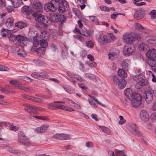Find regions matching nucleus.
I'll use <instances>...</instances> for the list:
<instances>
[{"label":"nucleus","mask_w":156,"mask_h":156,"mask_svg":"<svg viewBox=\"0 0 156 156\" xmlns=\"http://www.w3.org/2000/svg\"><path fill=\"white\" fill-rule=\"evenodd\" d=\"M18 140L21 144L24 145H28L30 143L29 139L21 131H20L18 133Z\"/></svg>","instance_id":"obj_1"},{"label":"nucleus","mask_w":156,"mask_h":156,"mask_svg":"<svg viewBox=\"0 0 156 156\" xmlns=\"http://www.w3.org/2000/svg\"><path fill=\"white\" fill-rule=\"evenodd\" d=\"M133 100H130L132 101V106L135 108H137L140 105L141 103V97L139 94H136Z\"/></svg>","instance_id":"obj_2"},{"label":"nucleus","mask_w":156,"mask_h":156,"mask_svg":"<svg viewBox=\"0 0 156 156\" xmlns=\"http://www.w3.org/2000/svg\"><path fill=\"white\" fill-rule=\"evenodd\" d=\"M33 16H36L37 14L41 13L42 11V7L41 3L39 2H35L34 3L33 6Z\"/></svg>","instance_id":"obj_3"},{"label":"nucleus","mask_w":156,"mask_h":156,"mask_svg":"<svg viewBox=\"0 0 156 156\" xmlns=\"http://www.w3.org/2000/svg\"><path fill=\"white\" fill-rule=\"evenodd\" d=\"M27 38L26 37L20 35H18L16 36V40L18 41L16 43V44L17 45L23 48L25 45V43L27 41Z\"/></svg>","instance_id":"obj_4"},{"label":"nucleus","mask_w":156,"mask_h":156,"mask_svg":"<svg viewBox=\"0 0 156 156\" xmlns=\"http://www.w3.org/2000/svg\"><path fill=\"white\" fill-rule=\"evenodd\" d=\"M133 33H126L123 35V37L125 43L130 44L135 41L133 37Z\"/></svg>","instance_id":"obj_5"},{"label":"nucleus","mask_w":156,"mask_h":156,"mask_svg":"<svg viewBox=\"0 0 156 156\" xmlns=\"http://www.w3.org/2000/svg\"><path fill=\"white\" fill-rule=\"evenodd\" d=\"M41 13L37 14L36 16H34L36 17V21L41 24H46L48 23V20L47 17L41 14Z\"/></svg>","instance_id":"obj_6"},{"label":"nucleus","mask_w":156,"mask_h":156,"mask_svg":"<svg viewBox=\"0 0 156 156\" xmlns=\"http://www.w3.org/2000/svg\"><path fill=\"white\" fill-rule=\"evenodd\" d=\"M135 48L133 45H127L123 48V52L125 55H129L135 51Z\"/></svg>","instance_id":"obj_7"},{"label":"nucleus","mask_w":156,"mask_h":156,"mask_svg":"<svg viewBox=\"0 0 156 156\" xmlns=\"http://www.w3.org/2000/svg\"><path fill=\"white\" fill-rule=\"evenodd\" d=\"M143 96L144 97L145 101L148 104L150 103L153 100V94L151 90L144 91L143 93Z\"/></svg>","instance_id":"obj_8"},{"label":"nucleus","mask_w":156,"mask_h":156,"mask_svg":"<svg viewBox=\"0 0 156 156\" xmlns=\"http://www.w3.org/2000/svg\"><path fill=\"white\" fill-rule=\"evenodd\" d=\"M23 105L25 107L24 109L29 112L30 115H32L36 113V107L26 103L24 104Z\"/></svg>","instance_id":"obj_9"},{"label":"nucleus","mask_w":156,"mask_h":156,"mask_svg":"<svg viewBox=\"0 0 156 156\" xmlns=\"http://www.w3.org/2000/svg\"><path fill=\"white\" fill-rule=\"evenodd\" d=\"M145 13V11L144 9L142 8L139 9L135 12L134 17L137 20H140L144 17Z\"/></svg>","instance_id":"obj_10"},{"label":"nucleus","mask_w":156,"mask_h":156,"mask_svg":"<svg viewBox=\"0 0 156 156\" xmlns=\"http://www.w3.org/2000/svg\"><path fill=\"white\" fill-rule=\"evenodd\" d=\"M44 9L47 11L55 12L57 9V7L52 2H48L44 5Z\"/></svg>","instance_id":"obj_11"},{"label":"nucleus","mask_w":156,"mask_h":156,"mask_svg":"<svg viewBox=\"0 0 156 156\" xmlns=\"http://www.w3.org/2000/svg\"><path fill=\"white\" fill-rule=\"evenodd\" d=\"M129 129L137 136H141L142 133L139 130L137 126L135 124L131 123L129 124Z\"/></svg>","instance_id":"obj_12"},{"label":"nucleus","mask_w":156,"mask_h":156,"mask_svg":"<svg viewBox=\"0 0 156 156\" xmlns=\"http://www.w3.org/2000/svg\"><path fill=\"white\" fill-rule=\"evenodd\" d=\"M146 55L148 58L154 59L156 58V50L154 48L149 49L146 53Z\"/></svg>","instance_id":"obj_13"},{"label":"nucleus","mask_w":156,"mask_h":156,"mask_svg":"<svg viewBox=\"0 0 156 156\" xmlns=\"http://www.w3.org/2000/svg\"><path fill=\"white\" fill-rule=\"evenodd\" d=\"M124 93L126 96L130 100H133L136 94L133 92L132 90L130 88L126 89L124 91Z\"/></svg>","instance_id":"obj_14"},{"label":"nucleus","mask_w":156,"mask_h":156,"mask_svg":"<svg viewBox=\"0 0 156 156\" xmlns=\"http://www.w3.org/2000/svg\"><path fill=\"white\" fill-rule=\"evenodd\" d=\"M140 117L141 120L144 122H147L149 119L148 114L145 110H143L140 113Z\"/></svg>","instance_id":"obj_15"},{"label":"nucleus","mask_w":156,"mask_h":156,"mask_svg":"<svg viewBox=\"0 0 156 156\" xmlns=\"http://www.w3.org/2000/svg\"><path fill=\"white\" fill-rule=\"evenodd\" d=\"M48 127V125L46 124H44L40 127H37L35 129V132L38 133H44L47 129Z\"/></svg>","instance_id":"obj_16"},{"label":"nucleus","mask_w":156,"mask_h":156,"mask_svg":"<svg viewBox=\"0 0 156 156\" xmlns=\"http://www.w3.org/2000/svg\"><path fill=\"white\" fill-rule=\"evenodd\" d=\"M98 41L101 44L105 45L108 42L107 37L103 34H101L98 38Z\"/></svg>","instance_id":"obj_17"},{"label":"nucleus","mask_w":156,"mask_h":156,"mask_svg":"<svg viewBox=\"0 0 156 156\" xmlns=\"http://www.w3.org/2000/svg\"><path fill=\"white\" fill-rule=\"evenodd\" d=\"M130 64V62L129 59H125L122 63V67L123 69L128 70Z\"/></svg>","instance_id":"obj_18"},{"label":"nucleus","mask_w":156,"mask_h":156,"mask_svg":"<svg viewBox=\"0 0 156 156\" xmlns=\"http://www.w3.org/2000/svg\"><path fill=\"white\" fill-rule=\"evenodd\" d=\"M126 83L127 81L125 79H120L119 80V82L117 85L119 89H123L125 87Z\"/></svg>","instance_id":"obj_19"},{"label":"nucleus","mask_w":156,"mask_h":156,"mask_svg":"<svg viewBox=\"0 0 156 156\" xmlns=\"http://www.w3.org/2000/svg\"><path fill=\"white\" fill-rule=\"evenodd\" d=\"M139 49L141 51H146L149 49V48L147 44L143 43L139 45Z\"/></svg>","instance_id":"obj_20"},{"label":"nucleus","mask_w":156,"mask_h":156,"mask_svg":"<svg viewBox=\"0 0 156 156\" xmlns=\"http://www.w3.org/2000/svg\"><path fill=\"white\" fill-rule=\"evenodd\" d=\"M11 1L15 8L19 7L23 4L22 0H11Z\"/></svg>","instance_id":"obj_21"},{"label":"nucleus","mask_w":156,"mask_h":156,"mask_svg":"<svg viewBox=\"0 0 156 156\" xmlns=\"http://www.w3.org/2000/svg\"><path fill=\"white\" fill-rule=\"evenodd\" d=\"M99 128H100L105 133H107V134L108 135H112L113 134V133L111 131V130L109 129L108 128L104 126H98Z\"/></svg>","instance_id":"obj_22"},{"label":"nucleus","mask_w":156,"mask_h":156,"mask_svg":"<svg viewBox=\"0 0 156 156\" xmlns=\"http://www.w3.org/2000/svg\"><path fill=\"white\" fill-rule=\"evenodd\" d=\"M118 75L120 77L125 78L127 77V74L124 69H120L118 71Z\"/></svg>","instance_id":"obj_23"},{"label":"nucleus","mask_w":156,"mask_h":156,"mask_svg":"<svg viewBox=\"0 0 156 156\" xmlns=\"http://www.w3.org/2000/svg\"><path fill=\"white\" fill-rule=\"evenodd\" d=\"M27 23L26 22H24L22 21H19L16 23L15 24V26L20 29H22L27 26Z\"/></svg>","instance_id":"obj_24"},{"label":"nucleus","mask_w":156,"mask_h":156,"mask_svg":"<svg viewBox=\"0 0 156 156\" xmlns=\"http://www.w3.org/2000/svg\"><path fill=\"white\" fill-rule=\"evenodd\" d=\"M81 34L87 37H90L91 34V33L88 30L83 29L81 32Z\"/></svg>","instance_id":"obj_25"},{"label":"nucleus","mask_w":156,"mask_h":156,"mask_svg":"<svg viewBox=\"0 0 156 156\" xmlns=\"http://www.w3.org/2000/svg\"><path fill=\"white\" fill-rule=\"evenodd\" d=\"M148 63L151 66V69L152 68L155 67L156 66V58H155L154 59H150L148 61Z\"/></svg>","instance_id":"obj_26"},{"label":"nucleus","mask_w":156,"mask_h":156,"mask_svg":"<svg viewBox=\"0 0 156 156\" xmlns=\"http://www.w3.org/2000/svg\"><path fill=\"white\" fill-rule=\"evenodd\" d=\"M23 12L27 15H30L31 13V9L29 7L27 6H24L22 9Z\"/></svg>","instance_id":"obj_27"},{"label":"nucleus","mask_w":156,"mask_h":156,"mask_svg":"<svg viewBox=\"0 0 156 156\" xmlns=\"http://www.w3.org/2000/svg\"><path fill=\"white\" fill-rule=\"evenodd\" d=\"M66 20V18L63 15H58L56 22H60L62 23L64 22Z\"/></svg>","instance_id":"obj_28"},{"label":"nucleus","mask_w":156,"mask_h":156,"mask_svg":"<svg viewBox=\"0 0 156 156\" xmlns=\"http://www.w3.org/2000/svg\"><path fill=\"white\" fill-rule=\"evenodd\" d=\"M123 151H118L115 150L112 153V156H123Z\"/></svg>","instance_id":"obj_29"},{"label":"nucleus","mask_w":156,"mask_h":156,"mask_svg":"<svg viewBox=\"0 0 156 156\" xmlns=\"http://www.w3.org/2000/svg\"><path fill=\"white\" fill-rule=\"evenodd\" d=\"M13 19L12 18H9L5 22V24L8 28L11 27L13 24Z\"/></svg>","instance_id":"obj_30"},{"label":"nucleus","mask_w":156,"mask_h":156,"mask_svg":"<svg viewBox=\"0 0 156 156\" xmlns=\"http://www.w3.org/2000/svg\"><path fill=\"white\" fill-rule=\"evenodd\" d=\"M7 36L9 40L11 41L14 42L16 40V36L11 34H7Z\"/></svg>","instance_id":"obj_31"},{"label":"nucleus","mask_w":156,"mask_h":156,"mask_svg":"<svg viewBox=\"0 0 156 156\" xmlns=\"http://www.w3.org/2000/svg\"><path fill=\"white\" fill-rule=\"evenodd\" d=\"M71 76L73 80L75 81H81L82 80L81 78L78 75L74 74L73 73H72L71 74Z\"/></svg>","instance_id":"obj_32"},{"label":"nucleus","mask_w":156,"mask_h":156,"mask_svg":"<svg viewBox=\"0 0 156 156\" xmlns=\"http://www.w3.org/2000/svg\"><path fill=\"white\" fill-rule=\"evenodd\" d=\"M40 37L41 40L43 39L46 40L48 39L49 35L47 33H46L45 31H43L41 32Z\"/></svg>","instance_id":"obj_33"},{"label":"nucleus","mask_w":156,"mask_h":156,"mask_svg":"<svg viewBox=\"0 0 156 156\" xmlns=\"http://www.w3.org/2000/svg\"><path fill=\"white\" fill-rule=\"evenodd\" d=\"M39 41L40 45L42 48H45L48 46V44L46 40L43 39L39 40Z\"/></svg>","instance_id":"obj_34"},{"label":"nucleus","mask_w":156,"mask_h":156,"mask_svg":"<svg viewBox=\"0 0 156 156\" xmlns=\"http://www.w3.org/2000/svg\"><path fill=\"white\" fill-rule=\"evenodd\" d=\"M38 37L37 36H35L33 37V46L34 47H37L39 44V41L38 40Z\"/></svg>","instance_id":"obj_35"},{"label":"nucleus","mask_w":156,"mask_h":156,"mask_svg":"<svg viewBox=\"0 0 156 156\" xmlns=\"http://www.w3.org/2000/svg\"><path fill=\"white\" fill-rule=\"evenodd\" d=\"M135 28L137 29L140 30H142L143 32L146 33L145 32V29L142 27L141 25L138 23H136L134 25Z\"/></svg>","instance_id":"obj_36"},{"label":"nucleus","mask_w":156,"mask_h":156,"mask_svg":"<svg viewBox=\"0 0 156 156\" xmlns=\"http://www.w3.org/2000/svg\"><path fill=\"white\" fill-rule=\"evenodd\" d=\"M133 79L136 81L138 82L142 80V76L141 74L133 75Z\"/></svg>","instance_id":"obj_37"},{"label":"nucleus","mask_w":156,"mask_h":156,"mask_svg":"<svg viewBox=\"0 0 156 156\" xmlns=\"http://www.w3.org/2000/svg\"><path fill=\"white\" fill-rule=\"evenodd\" d=\"M33 117L39 119L44 121H48L49 120L48 118L46 116L33 115Z\"/></svg>","instance_id":"obj_38"},{"label":"nucleus","mask_w":156,"mask_h":156,"mask_svg":"<svg viewBox=\"0 0 156 156\" xmlns=\"http://www.w3.org/2000/svg\"><path fill=\"white\" fill-rule=\"evenodd\" d=\"M52 138L54 139L62 140V133L56 134L52 136Z\"/></svg>","instance_id":"obj_39"},{"label":"nucleus","mask_w":156,"mask_h":156,"mask_svg":"<svg viewBox=\"0 0 156 156\" xmlns=\"http://www.w3.org/2000/svg\"><path fill=\"white\" fill-rule=\"evenodd\" d=\"M9 83L15 85V86L16 85H22V83L21 82L16 80H11L10 81Z\"/></svg>","instance_id":"obj_40"},{"label":"nucleus","mask_w":156,"mask_h":156,"mask_svg":"<svg viewBox=\"0 0 156 156\" xmlns=\"http://www.w3.org/2000/svg\"><path fill=\"white\" fill-rule=\"evenodd\" d=\"M100 9L102 11L109 12L112 8H109L104 5H101L100 7Z\"/></svg>","instance_id":"obj_41"},{"label":"nucleus","mask_w":156,"mask_h":156,"mask_svg":"<svg viewBox=\"0 0 156 156\" xmlns=\"http://www.w3.org/2000/svg\"><path fill=\"white\" fill-rule=\"evenodd\" d=\"M149 14L151 16V19H154L156 17V10L154 9L152 10Z\"/></svg>","instance_id":"obj_42"},{"label":"nucleus","mask_w":156,"mask_h":156,"mask_svg":"<svg viewBox=\"0 0 156 156\" xmlns=\"http://www.w3.org/2000/svg\"><path fill=\"white\" fill-rule=\"evenodd\" d=\"M88 96L90 98H91V99H93L96 102L98 103L99 104L101 105L103 107L105 108H106V106L105 105L100 102L99 101H98V100L97 99L95 98L94 97L90 95H89Z\"/></svg>","instance_id":"obj_43"},{"label":"nucleus","mask_w":156,"mask_h":156,"mask_svg":"<svg viewBox=\"0 0 156 156\" xmlns=\"http://www.w3.org/2000/svg\"><path fill=\"white\" fill-rule=\"evenodd\" d=\"M90 104L93 107L96 108L97 107V105L95 103V101L93 99H89L88 100Z\"/></svg>","instance_id":"obj_44"},{"label":"nucleus","mask_w":156,"mask_h":156,"mask_svg":"<svg viewBox=\"0 0 156 156\" xmlns=\"http://www.w3.org/2000/svg\"><path fill=\"white\" fill-rule=\"evenodd\" d=\"M40 73L34 72L31 74L32 77L38 79H40Z\"/></svg>","instance_id":"obj_45"},{"label":"nucleus","mask_w":156,"mask_h":156,"mask_svg":"<svg viewBox=\"0 0 156 156\" xmlns=\"http://www.w3.org/2000/svg\"><path fill=\"white\" fill-rule=\"evenodd\" d=\"M62 140H68L70 139L71 136L70 135L62 133Z\"/></svg>","instance_id":"obj_46"},{"label":"nucleus","mask_w":156,"mask_h":156,"mask_svg":"<svg viewBox=\"0 0 156 156\" xmlns=\"http://www.w3.org/2000/svg\"><path fill=\"white\" fill-rule=\"evenodd\" d=\"M58 15L55 13L51 15L50 18L51 21L56 22Z\"/></svg>","instance_id":"obj_47"},{"label":"nucleus","mask_w":156,"mask_h":156,"mask_svg":"<svg viewBox=\"0 0 156 156\" xmlns=\"http://www.w3.org/2000/svg\"><path fill=\"white\" fill-rule=\"evenodd\" d=\"M7 150L9 152L15 154H17L19 153V151L15 149L9 148Z\"/></svg>","instance_id":"obj_48"},{"label":"nucleus","mask_w":156,"mask_h":156,"mask_svg":"<svg viewBox=\"0 0 156 156\" xmlns=\"http://www.w3.org/2000/svg\"><path fill=\"white\" fill-rule=\"evenodd\" d=\"M10 31V30H9L8 29L3 28L2 29V30L1 32V34L2 37H6V33L5 32L7 33H9Z\"/></svg>","instance_id":"obj_49"},{"label":"nucleus","mask_w":156,"mask_h":156,"mask_svg":"<svg viewBox=\"0 0 156 156\" xmlns=\"http://www.w3.org/2000/svg\"><path fill=\"white\" fill-rule=\"evenodd\" d=\"M63 5L65 6L64 4H62V5H60L59 7L58 11L60 13H62L65 10V8L64 7Z\"/></svg>","instance_id":"obj_50"},{"label":"nucleus","mask_w":156,"mask_h":156,"mask_svg":"<svg viewBox=\"0 0 156 156\" xmlns=\"http://www.w3.org/2000/svg\"><path fill=\"white\" fill-rule=\"evenodd\" d=\"M86 44L87 47L90 48H92L94 45L93 43L91 41L87 42Z\"/></svg>","instance_id":"obj_51"},{"label":"nucleus","mask_w":156,"mask_h":156,"mask_svg":"<svg viewBox=\"0 0 156 156\" xmlns=\"http://www.w3.org/2000/svg\"><path fill=\"white\" fill-rule=\"evenodd\" d=\"M113 83L114 84L117 85L119 82V80L117 76H114L113 77Z\"/></svg>","instance_id":"obj_52"},{"label":"nucleus","mask_w":156,"mask_h":156,"mask_svg":"<svg viewBox=\"0 0 156 156\" xmlns=\"http://www.w3.org/2000/svg\"><path fill=\"white\" fill-rule=\"evenodd\" d=\"M119 123L120 125H122L125 123L126 122V120L124 119L123 116H119Z\"/></svg>","instance_id":"obj_53"},{"label":"nucleus","mask_w":156,"mask_h":156,"mask_svg":"<svg viewBox=\"0 0 156 156\" xmlns=\"http://www.w3.org/2000/svg\"><path fill=\"white\" fill-rule=\"evenodd\" d=\"M85 75L87 77L92 80H95L96 79V77L94 75L91 74L86 73Z\"/></svg>","instance_id":"obj_54"},{"label":"nucleus","mask_w":156,"mask_h":156,"mask_svg":"<svg viewBox=\"0 0 156 156\" xmlns=\"http://www.w3.org/2000/svg\"><path fill=\"white\" fill-rule=\"evenodd\" d=\"M6 11L9 13H11L14 10V9L11 5H8L6 8Z\"/></svg>","instance_id":"obj_55"},{"label":"nucleus","mask_w":156,"mask_h":156,"mask_svg":"<svg viewBox=\"0 0 156 156\" xmlns=\"http://www.w3.org/2000/svg\"><path fill=\"white\" fill-rule=\"evenodd\" d=\"M17 54L19 55L22 57H24L26 55L25 52L23 50L20 49L18 51Z\"/></svg>","instance_id":"obj_56"},{"label":"nucleus","mask_w":156,"mask_h":156,"mask_svg":"<svg viewBox=\"0 0 156 156\" xmlns=\"http://www.w3.org/2000/svg\"><path fill=\"white\" fill-rule=\"evenodd\" d=\"M10 129L11 130L16 131L19 129V127L16 126H15L13 125H11L9 126Z\"/></svg>","instance_id":"obj_57"},{"label":"nucleus","mask_w":156,"mask_h":156,"mask_svg":"<svg viewBox=\"0 0 156 156\" xmlns=\"http://www.w3.org/2000/svg\"><path fill=\"white\" fill-rule=\"evenodd\" d=\"M133 37L135 40H138L140 39L141 37V35L139 34H135L133 33Z\"/></svg>","instance_id":"obj_58"},{"label":"nucleus","mask_w":156,"mask_h":156,"mask_svg":"<svg viewBox=\"0 0 156 156\" xmlns=\"http://www.w3.org/2000/svg\"><path fill=\"white\" fill-rule=\"evenodd\" d=\"M120 14H121L120 13L117 12H114L113 14L111 15V18L112 19H115L117 18V15Z\"/></svg>","instance_id":"obj_59"},{"label":"nucleus","mask_w":156,"mask_h":156,"mask_svg":"<svg viewBox=\"0 0 156 156\" xmlns=\"http://www.w3.org/2000/svg\"><path fill=\"white\" fill-rule=\"evenodd\" d=\"M9 70V69L7 67L0 65V71H7Z\"/></svg>","instance_id":"obj_60"},{"label":"nucleus","mask_w":156,"mask_h":156,"mask_svg":"<svg viewBox=\"0 0 156 156\" xmlns=\"http://www.w3.org/2000/svg\"><path fill=\"white\" fill-rule=\"evenodd\" d=\"M93 143L91 141L87 142L86 143V146L89 148H91L93 147Z\"/></svg>","instance_id":"obj_61"},{"label":"nucleus","mask_w":156,"mask_h":156,"mask_svg":"<svg viewBox=\"0 0 156 156\" xmlns=\"http://www.w3.org/2000/svg\"><path fill=\"white\" fill-rule=\"evenodd\" d=\"M147 41L149 43L151 44H153L156 43V39L154 38H151L147 40Z\"/></svg>","instance_id":"obj_62"},{"label":"nucleus","mask_w":156,"mask_h":156,"mask_svg":"<svg viewBox=\"0 0 156 156\" xmlns=\"http://www.w3.org/2000/svg\"><path fill=\"white\" fill-rule=\"evenodd\" d=\"M63 100H64V101L65 102V103L66 102H67L68 103H71L74 104V101L67 98H63Z\"/></svg>","instance_id":"obj_63"},{"label":"nucleus","mask_w":156,"mask_h":156,"mask_svg":"<svg viewBox=\"0 0 156 156\" xmlns=\"http://www.w3.org/2000/svg\"><path fill=\"white\" fill-rule=\"evenodd\" d=\"M39 73L40 75V79L42 78H44L45 77H47V75L46 73L44 72H41Z\"/></svg>","instance_id":"obj_64"}]
</instances>
